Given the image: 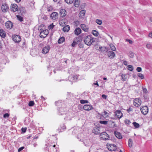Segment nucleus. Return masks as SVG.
Segmentation results:
<instances>
[{
  "instance_id": "1",
  "label": "nucleus",
  "mask_w": 152,
  "mask_h": 152,
  "mask_svg": "<svg viewBox=\"0 0 152 152\" xmlns=\"http://www.w3.org/2000/svg\"><path fill=\"white\" fill-rule=\"evenodd\" d=\"M84 39V42L86 45L88 46L91 45L95 41V38L92 37L91 35L85 36Z\"/></svg>"
},
{
  "instance_id": "2",
  "label": "nucleus",
  "mask_w": 152,
  "mask_h": 152,
  "mask_svg": "<svg viewBox=\"0 0 152 152\" xmlns=\"http://www.w3.org/2000/svg\"><path fill=\"white\" fill-rule=\"evenodd\" d=\"M42 26H40L38 27V30L39 31H41L40 34V37L42 38H44L48 35V31L46 30H43V29L42 28Z\"/></svg>"
},
{
  "instance_id": "3",
  "label": "nucleus",
  "mask_w": 152,
  "mask_h": 152,
  "mask_svg": "<svg viewBox=\"0 0 152 152\" xmlns=\"http://www.w3.org/2000/svg\"><path fill=\"white\" fill-rule=\"evenodd\" d=\"M79 76L80 75H71L68 77V79L69 81L72 83L75 82L77 80L80 79L79 78Z\"/></svg>"
},
{
  "instance_id": "4",
  "label": "nucleus",
  "mask_w": 152,
  "mask_h": 152,
  "mask_svg": "<svg viewBox=\"0 0 152 152\" xmlns=\"http://www.w3.org/2000/svg\"><path fill=\"white\" fill-rule=\"evenodd\" d=\"M58 114L59 115H62L66 113L67 110L65 107H59L58 109Z\"/></svg>"
},
{
  "instance_id": "5",
  "label": "nucleus",
  "mask_w": 152,
  "mask_h": 152,
  "mask_svg": "<svg viewBox=\"0 0 152 152\" xmlns=\"http://www.w3.org/2000/svg\"><path fill=\"white\" fill-rule=\"evenodd\" d=\"M45 146H47L46 147V149L50 152H52L55 149L56 145H53V144L51 145L50 144H46Z\"/></svg>"
},
{
  "instance_id": "6",
  "label": "nucleus",
  "mask_w": 152,
  "mask_h": 152,
  "mask_svg": "<svg viewBox=\"0 0 152 152\" xmlns=\"http://www.w3.org/2000/svg\"><path fill=\"white\" fill-rule=\"evenodd\" d=\"M101 138L104 140H108L110 138L109 136L105 132H103L100 134Z\"/></svg>"
},
{
  "instance_id": "7",
  "label": "nucleus",
  "mask_w": 152,
  "mask_h": 152,
  "mask_svg": "<svg viewBox=\"0 0 152 152\" xmlns=\"http://www.w3.org/2000/svg\"><path fill=\"white\" fill-rule=\"evenodd\" d=\"M140 110L142 113L144 115L147 114L148 112V107L146 106L141 107Z\"/></svg>"
},
{
  "instance_id": "8",
  "label": "nucleus",
  "mask_w": 152,
  "mask_h": 152,
  "mask_svg": "<svg viewBox=\"0 0 152 152\" xmlns=\"http://www.w3.org/2000/svg\"><path fill=\"white\" fill-rule=\"evenodd\" d=\"M6 28L8 29H11L13 26V23L10 21H8L5 23Z\"/></svg>"
},
{
  "instance_id": "9",
  "label": "nucleus",
  "mask_w": 152,
  "mask_h": 152,
  "mask_svg": "<svg viewBox=\"0 0 152 152\" xmlns=\"http://www.w3.org/2000/svg\"><path fill=\"white\" fill-rule=\"evenodd\" d=\"M13 40L16 43L19 42L21 40L20 36L19 35H15L12 36Z\"/></svg>"
},
{
  "instance_id": "10",
  "label": "nucleus",
  "mask_w": 152,
  "mask_h": 152,
  "mask_svg": "<svg viewBox=\"0 0 152 152\" xmlns=\"http://www.w3.org/2000/svg\"><path fill=\"white\" fill-rule=\"evenodd\" d=\"M115 116L120 118L122 117L123 114L120 110H117L115 112Z\"/></svg>"
},
{
  "instance_id": "11",
  "label": "nucleus",
  "mask_w": 152,
  "mask_h": 152,
  "mask_svg": "<svg viewBox=\"0 0 152 152\" xmlns=\"http://www.w3.org/2000/svg\"><path fill=\"white\" fill-rule=\"evenodd\" d=\"M141 104V101L138 98L135 99L134 101V104L136 107L140 106Z\"/></svg>"
},
{
  "instance_id": "12",
  "label": "nucleus",
  "mask_w": 152,
  "mask_h": 152,
  "mask_svg": "<svg viewBox=\"0 0 152 152\" xmlns=\"http://www.w3.org/2000/svg\"><path fill=\"white\" fill-rule=\"evenodd\" d=\"M10 7L11 10L13 12H16L18 10V7L16 4H11Z\"/></svg>"
},
{
  "instance_id": "13",
  "label": "nucleus",
  "mask_w": 152,
  "mask_h": 152,
  "mask_svg": "<svg viewBox=\"0 0 152 152\" xmlns=\"http://www.w3.org/2000/svg\"><path fill=\"white\" fill-rule=\"evenodd\" d=\"M93 107L91 105L86 104L83 107V109L87 111H89L93 109Z\"/></svg>"
},
{
  "instance_id": "14",
  "label": "nucleus",
  "mask_w": 152,
  "mask_h": 152,
  "mask_svg": "<svg viewBox=\"0 0 152 152\" xmlns=\"http://www.w3.org/2000/svg\"><path fill=\"white\" fill-rule=\"evenodd\" d=\"M50 49V47L48 46H46L43 48L42 50V53L44 54H46L49 51Z\"/></svg>"
},
{
  "instance_id": "15",
  "label": "nucleus",
  "mask_w": 152,
  "mask_h": 152,
  "mask_svg": "<svg viewBox=\"0 0 152 152\" xmlns=\"http://www.w3.org/2000/svg\"><path fill=\"white\" fill-rule=\"evenodd\" d=\"M100 128L97 126H95L92 130V132L96 134H99L100 133Z\"/></svg>"
},
{
  "instance_id": "16",
  "label": "nucleus",
  "mask_w": 152,
  "mask_h": 152,
  "mask_svg": "<svg viewBox=\"0 0 152 152\" xmlns=\"http://www.w3.org/2000/svg\"><path fill=\"white\" fill-rule=\"evenodd\" d=\"M107 55L111 59L113 58L115 56V53L113 51H108Z\"/></svg>"
},
{
  "instance_id": "17",
  "label": "nucleus",
  "mask_w": 152,
  "mask_h": 152,
  "mask_svg": "<svg viewBox=\"0 0 152 152\" xmlns=\"http://www.w3.org/2000/svg\"><path fill=\"white\" fill-rule=\"evenodd\" d=\"M58 13L56 12H54L52 13L50 15L51 18L55 20L58 18Z\"/></svg>"
},
{
  "instance_id": "18",
  "label": "nucleus",
  "mask_w": 152,
  "mask_h": 152,
  "mask_svg": "<svg viewBox=\"0 0 152 152\" xmlns=\"http://www.w3.org/2000/svg\"><path fill=\"white\" fill-rule=\"evenodd\" d=\"M83 141L84 144L86 147H89L91 145V142L89 140L85 139Z\"/></svg>"
},
{
  "instance_id": "19",
  "label": "nucleus",
  "mask_w": 152,
  "mask_h": 152,
  "mask_svg": "<svg viewBox=\"0 0 152 152\" xmlns=\"http://www.w3.org/2000/svg\"><path fill=\"white\" fill-rule=\"evenodd\" d=\"M60 14L61 17H63L66 14V10L64 9H61L60 10Z\"/></svg>"
},
{
  "instance_id": "20",
  "label": "nucleus",
  "mask_w": 152,
  "mask_h": 152,
  "mask_svg": "<svg viewBox=\"0 0 152 152\" xmlns=\"http://www.w3.org/2000/svg\"><path fill=\"white\" fill-rule=\"evenodd\" d=\"M114 134L115 136L119 139H121L122 138V136L121 134L119 132L117 131H115Z\"/></svg>"
},
{
  "instance_id": "21",
  "label": "nucleus",
  "mask_w": 152,
  "mask_h": 152,
  "mask_svg": "<svg viewBox=\"0 0 152 152\" xmlns=\"http://www.w3.org/2000/svg\"><path fill=\"white\" fill-rule=\"evenodd\" d=\"M80 27L81 28L85 31L87 32L88 31V28L86 25L82 24L80 25Z\"/></svg>"
},
{
  "instance_id": "22",
  "label": "nucleus",
  "mask_w": 152,
  "mask_h": 152,
  "mask_svg": "<svg viewBox=\"0 0 152 152\" xmlns=\"http://www.w3.org/2000/svg\"><path fill=\"white\" fill-rule=\"evenodd\" d=\"M81 32V30L79 28H77L74 31V33L75 35H78Z\"/></svg>"
},
{
  "instance_id": "23",
  "label": "nucleus",
  "mask_w": 152,
  "mask_h": 152,
  "mask_svg": "<svg viewBox=\"0 0 152 152\" xmlns=\"http://www.w3.org/2000/svg\"><path fill=\"white\" fill-rule=\"evenodd\" d=\"M1 10L4 12H6L8 9V7L7 4L2 5L1 6Z\"/></svg>"
},
{
  "instance_id": "24",
  "label": "nucleus",
  "mask_w": 152,
  "mask_h": 152,
  "mask_svg": "<svg viewBox=\"0 0 152 152\" xmlns=\"http://www.w3.org/2000/svg\"><path fill=\"white\" fill-rule=\"evenodd\" d=\"M55 104L56 106H64V102L61 100L55 102Z\"/></svg>"
},
{
  "instance_id": "25",
  "label": "nucleus",
  "mask_w": 152,
  "mask_h": 152,
  "mask_svg": "<svg viewBox=\"0 0 152 152\" xmlns=\"http://www.w3.org/2000/svg\"><path fill=\"white\" fill-rule=\"evenodd\" d=\"M5 31L2 29H0V36L3 38H5L6 36Z\"/></svg>"
},
{
  "instance_id": "26",
  "label": "nucleus",
  "mask_w": 152,
  "mask_h": 152,
  "mask_svg": "<svg viewBox=\"0 0 152 152\" xmlns=\"http://www.w3.org/2000/svg\"><path fill=\"white\" fill-rule=\"evenodd\" d=\"M80 0H75L74 4L75 7H78L80 6Z\"/></svg>"
},
{
  "instance_id": "27",
  "label": "nucleus",
  "mask_w": 152,
  "mask_h": 152,
  "mask_svg": "<svg viewBox=\"0 0 152 152\" xmlns=\"http://www.w3.org/2000/svg\"><path fill=\"white\" fill-rule=\"evenodd\" d=\"M99 49H100L101 51L104 53H105L108 51V48L107 47H99Z\"/></svg>"
},
{
  "instance_id": "28",
  "label": "nucleus",
  "mask_w": 152,
  "mask_h": 152,
  "mask_svg": "<svg viewBox=\"0 0 152 152\" xmlns=\"http://www.w3.org/2000/svg\"><path fill=\"white\" fill-rule=\"evenodd\" d=\"M70 29V27L69 26L67 25L64 26L63 28V31L64 32H68Z\"/></svg>"
},
{
  "instance_id": "29",
  "label": "nucleus",
  "mask_w": 152,
  "mask_h": 152,
  "mask_svg": "<svg viewBox=\"0 0 152 152\" xmlns=\"http://www.w3.org/2000/svg\"><path fill=\"white\" fill-rule=\"evenodd\" d=\"M73 40L78 44H79L82 41V40L80 39V36L75 37Z\"/></svg>"
},
{
  "instance_id": "30",
  "label": "nucleus",
  "mask_w": 152,
  "mask_h": 152,
  "mask_svg": "<svg viewBox=\"0 0 152 152\" xmlns=\"http://www.w3.org/2000/svg\"><path fill=\"white\" fill-rule=\"evenodd\" d=\"M102 115L104 118H107L108 116L109 113L105 111H104L102 113Z\"/></svg>"
},
{
  "instance_id": "31",
  "label": "nucleus",
  "mask_w": 152,
  "mask_h": 152,
  "mask_svg": "<svg viewBox=\"0 0 152 152\" xmlns=\"http://www.w3.org/2000/svg\"><path fill=\"white\" fill-rule=\"evenodd\" d=\"M121 80L123 81H125L127 80V74L122 75H121Z\"/></svg>"
},
{
  "instance_id": "32",
  "label": "nucleus",
  "mask_w": 152,
  "mask_h": 152,
  "mask_svg": "<svg viewBox=\"0 0 152 152\" xmlns=\"http://www.w3.org/2000/svg\"><path fill=\"white\" fill-rule=\"evenodd\" d=\"M85 11L84 10H82L79 13V17L83 18V17L84 16L85 14Z\"/></svg>"
},
{
  "instance_id": "33",
  "label": "nucleus",
  "mask_w": 152,
  "mask_h": 152,
  "mask_svg": "<svg viewBox=\"0 0 152 152\" xmlns=\"http://www.w3.org/2000/svg\"><path fill=\"white\" fill-rule=\"evenodd\" d=\"M64 37H62L60 38L58 40V44H61L64 41Z\"/></svg>"
},
{
  "instance_id": "34",
  "label": "nucleus",
  "mask_w": 152,
  "mask_h": 152,
  "mask_svg": "<svg viewBox=\"0 0 152 152\" xmlns=\"http://www.w3.org/2000/svg\"><path fill=\"white\" fill-rule=\"evenodd\" d=\"M132 124L133 125L135 129L139 128L140 126V125L139 124L135 122H133L132 123Z\"/></svg>"
},
{
  "instance_id": "35",
  "label": "nucleus",
  "mask_w": 152,
  "mask_h": 152,
  "mask_svg": "<svg viewBox=\"0 0 152 152\" xmlns=\"http://www.w3.org/2000/svg\"><path fill=\"white\" fill-rule=\"evenodd\" d=\"M92 33L96 37H97L99 35V33L98 32L95 30H92Z\"/></svg>"
},
{
  "instance_id": "36",
  "label": "nucleus",
  "mask_w": 152,
  "mask_h": 152,
  "mask_svg": "<svg viewBox=\"0 0 152 152\" xmlns=\"http://www.w3.org/2000/svg\"><path fill=\"white\" fill-rule=\"evenodd\" d=\"M110 46L111 50L113 51H115L116 50V48L114 45L113 44H110Z\"/></svg>"
},
{
  "instance_id": "37",
  "label": "nucleus",
  "mask_w": 152,
  "mask_h": 152,
  "mask_svg": "<svg viewBox=\"0 0 152 152\" xmlns=\"http://www.w3.org/2000/svg\"><path fill=\"white\" fill-rule=\"evenodd\" d=\"M64 21V20H61L60 21L59 24L61 26H63L66 23V22Z\"/></svg>"
},
{
  "instance_id": "38",
  "label": "nucleus",
  "mask_w": 152,
  "mask_h": 152,
  "mask_svg": "<svg viewBox=\"0 0 152 152\" xmlns=\"http://www.w3.org/2000/svg\"><path fill=\"white\" fill-rule=\"evenodd\" d=\"M17 17L18 19L20 22L23 21V17L19 15H17Z\"/></svg>"
},
{
  "instance_id": "39",
  "label": "nucleus",
  "mask_w": 152,
  "mask_h": 152,
  "mask_svg": "<svg viewBox=\"0 0 152 152\" xmlns=\"http://www.w3.org/2000/svg\"><path fill=\"white\" fill-rule=\"evenodd\" d=\"M129 147L131 148L132 146V139H129Z\"/></svg>"
},
{
  "instance_id": "40",
  "label": "nucleus",
  "mask_w": 152,
  "mask_h": 152,
  "mask_svg": "<svg viewBox=\"0 0 152 152\" xmlns=\"http://www.w3.org/2000/svg\"><path fill=\"white\" fill-rule=\"evenodd\" d=\"M128 69L130 71H132L133 70L134 68L132 65H129L128 66Z\"/></svg>"
},
{
  "instance_id": "41",
  "label": "nucleus",
  "mask_w": 152,
  "mask_h": 152,
  "mask_svg": "<svg viewBox=\"0 0 152 152\" xmlns=\"http://www.w3.org/2000/svg\"><path fill=\"white\" fill-rule=\"evenodd\" d=\"M65 1L68 4H71L73 3L74 0H65Z\"/></svg>"
},
{
  "instance_id": "42",
  "label": "nucleus",
  "mask_w": 152,
  "mask_h": 152,
  "mask_svg": "<svg viewBox=\"0 0 152 152\" xmlns=\"http://www.w3.org/2000/svg\"><path fill=\"white\" fill-rule=\"evenodd\" d=\"M96 22L99 25H101L102 24V20L99 19H96Z\"/></svg>"
},
{
  "instance_id": "43",
  "label": "nucleus",
  "mask_w": 152,
  "mask_h": 152,
  "mask_svg": "<svg viewBox=\"0 0 152 152\" xmlns=\"http://www.w3.org/2000/svg\"><path fill=\"white\" fill-rule=\"evenodd\" d=\"M124 123H125V124L127 125L130 124L131 123L129 120L127 119H126L125 120Z\"/></svg>"
},
{
  "instance_id": "44",
  "label": "nucleus",
  "mask_w": 152,
  "mask_h": 152,
  "mask_svg": "<svg viewBox=\"0 0 152 152\" xmlns=\"http://www.w3.org/2000/svg\"><path fill=\"white\" fill-rule=\"evenodd\" d=\"M137 76L139 77H140L141 79H143L144 78V76L143 75L140 73H139L137 74Z\"/></svg>"
},
{
  "instance_id": "45",
  "label": "nucleus",
  "mask_w": 152,
  "mask_h": 152,
  "mask_svg": "<svg viewBox=\"0 0 152 152\" xmlns=\"http://www.w3.org/2000/svg\"><path fill=\"white\" fill-rule=\"evenodd\" d=\"M99 123L105 125L107 124L108 121H100Z\"/></svg>"
},
{
  "instance_id": "46",
  "label": "nucleus",
  "mask_w": 152,
  "mask_h": 152,
  "mask_svg": "<svg viewBox=\"0 0 152 152\" xmlns=\"http://www.w3.org/2000/svg\"><path fill=\"white\" fill-rule=\"evenodd\" d=\"M34 104V102L33 101H30L28 103V105L29 106H33Z\"/></svg>"
},
{
  "instance_id": "47",
  "label": "nucleus",
  "mask_w": 152,
  "mask_h": 152,
  "mask_svg": "<svg viewBox=\"0 0 152 152\" xmlns=\"http://www.w3.org/2000/svg\"><path fill=\"white\" fill-rule=\"evenodd\" d=\"M146 48L148 49H151L152 46L150 44H147L146 45Z\"/></svg>"
},
{
  "instance_id": "48",
  "label": "nucleus",
  "mask_w": 152,
  "mask_h": 152,
  "mask_svg": "<svg viewBox=\"0 0 152 152\" xmlns=\"http://www.w3.org/2000/svg\"><path fill=\"white\" fill-rule=\"evenodd\" d=\"M88 102L87 100H82L80 101V102L81 104H84L86 103H88Z\"/></svg>"
},
{
  "instance_id": "49",
  "label": "nucleus",
  "mask_w": 152,
  "mask_h": 152,
  "mask_svg": "<svg viewBox=\"0 0 152 152\" xmlns=\"http://www.w3.org/2000/svg\"><path fill=\"white\" fill-rule=\"evenodd\" d=\"M129 56L131 58H133L134 57V53L132 52H129Z\"/></svg>"
},
{
  "instance_id": "50",
  "label": "nucleus",
  "mask_w": 152,
  "mask_h": 152,
  "mask_svg": "<svg viewBox=\"0 0 152 152\" xmlns=\"http://www.w3.org/2000/svg\"><path fill=\"white\" fill-rule=\"evenodd\" d=\"M143 92L144 93H147V90L146 88H144L143 86L142 87Z\"/></svg>"
},
{
  "instance_id": "51",
  "label": "nucleus",
  "mask_w": 152,
  "mask_h": 152,
  "mask_svg": "<svg viewBox=\"0 0 152 152\" xmlns=\"http://www.w3.org/2000/svg\"><path fill=\"white\" fill-rule=\"evenodd\" d=\"M61 130H62L63 131L64 130L66 129V126H65V125L64 124H63L61 126Z\"/></svg>"
},
{
  "instance_id": "52",
  "label": "nucleus",
  "mask_w": 152,
  "mask_h": 152,
  "mask_svg": "<svg viewBox=\"0 0 152 152\" xmlns=\"http://www.w3.org/2000/svg\"><path fill=\"white\" fill-rule=\"evenodd\" d=\"M77 44H78L73 40V43L72 44V47H74L75 46V45H76Z\"/></svg>"
},
{
  "instance_id": "53",
  "label": "nucleus",
  "mask_w": 152,
  "mask_h": 152,
  "mask_svg": "<svg viewBox=\"0 0 152 152\" xmlns=\"http://www.w3.org/2000/svg\"><path fill=\"white\" fill-rule=\"evenodd\" d=\"M10 115L8 113H6L4 115L3 117L4 118H8L9 116Z\"/></svg>"
},
{
  "instance_id": "54",
  "label": "nucleus",
  "mask_w": 152,
  "mask_h": 152,
  "mask_svg": "<svg viewBox=\"0 0 152 152\" xmlns=\"http://www.w3.org/2000/svg\"><path fill=\"white\" fill-rule=\"evenodd\" d=\"M54 25H53V23L51 24L48 27V28L50 29H52L54 27Z\"/></svg>"
},
{
  "instance_id": "55",
  "label": "nucleus",
  "mask_w": 152,
  "mask_h": 152,
  "mask_svg": "<svg viewBox=\"0 0 152 152\" xmlns=\"http://www.w3.org/2000/svg\"><path fill=\"white\" fill-rule=\"evenodd\" d=\"M136 70L138 72H140L142 70V68L140 67H137Z\"/></svg>"
},
{
  "instance_id": "56",
  "label": "nucleus",
  "mask_w": 152,
  "mask_h": 152,
  "mask_svg": "<svg viewBox=\"0 0 152 152\" xmlns=\"http://www.w3.org/2000/svg\"><path fill=\"white\" fill-rule=\"evenodd\" d=\"M67 96L69 98H70L71 97H72L73 96V95L70 93H68L67 94Z\"/></svg>"
},
{
  "instance_id": "57",
  "label": "nucleus",
  "mask_w": 152,
  "mask_h": 152,
  "mask_svg": "<svg viewBox=\"0 0 152 152\" xmlns=\"http://www.w3.org/2000/svg\"><path fill=\"white\" fill-rule=\"evenodd\" d=\"M24 148V147H21L20 148L18 149V152H20Z\"/></svg>"
},
{
  "instance_id": "58",
  "label": "nucleus",
  "mask_w": 152,
  "mask_h": 152,
  "mask_svg": "<svg viewBox=\"0 0 152 152\" xmlns=\"http://www.w3.org/2000/svg\"><path fill=\"white\" fill-rule=\"evenodd\" d=\"M133 110V109L132 108H129L127 110V112L129 113L130 112L132 111Z\"/></svg>"
},
{
  "instance_id": "59",
  "label": "nucleus",
  "mask_w": 152,
  "mask_h": 152,
  "mask_svg": "<svg viewBox=\"0 0 152 152\" xmlns=\"http://www.w3.org/2000/svg\"><path fill=\"white\" fill-rule=\"evenodd\" d=\"M102 97L103 98L105 99L107 98V96L106 95L104 94H102Z\"/></svg>"
},
{
  "instance_id": "60",
  "label": "nucleus",
  "mask_w": 152,
  "mask_h": 152,
  "mask_svg": "<svg viewBox=\"0 0 152 152\" xmlns=\"http://www.w3.org/2000/svg\"><path fill=\"white\" fill-rule=\"evenodd\" d=\"M27 71H29L31 70L32 69V68L31 67H29L28 68H26Z\"/></svg>"
},
{
  "instance_id": "61",
  "label": "nucleus",
  "mask_w": 152,
  "mask_h": 152,
  "mask_svg": "<svg viewBox=\"0 0 152 152\" xmlns=\"http://www.w3.org/2000/svg\"><path fill=\"white\" fill-rule=\"evenodd\" d=\"M123 64H124V65L126 66H127L128 65V63L127 61H123Z\"/></svg>"
},
{
  "instance_id": "62",
  "label": "nucleus",
  "mask_w": 152,
  "mask_h": 152,
  "mask_svg": "<svg viewBox=\"0 0 152 152\" xmlns=\"http://www.w3.org/2000/svg\"><path fill=\"white\" fill-rule=\"evenodd\" d=\"M148 37L151 38H152V31L148 35Z\"/></svg>"
},
{
  "instance_id": "63",
  "label": "nucleus",
  "mask_w": 152,
  "mask_h": 152,
  "mask_svg": "<svg viewBox=\"0 0 152 152\" xmlns=\"http://www.w3.org/2000/svg\"><path fill=\"white\" fill-rule=\"evenodd\" d=\"M108 149L109 151H115V148H114L111 149V148H108Z\"/></svg>"
},
{
  "instance_id": "64",
  "label": "nucleus",
  "mask_w": 152,
  "mask_h": 152,
  "mask_svg": "<svg viewBox=\"0 0 152 152\" xmlns=\"http://www.w3.org/2000/svg\"><path fill=\"white\" fill-rule=\"evenodd\" d=\"M58 150V148H55V151H54L55 152H59Z\"/></svg>"
}]
</instances>
